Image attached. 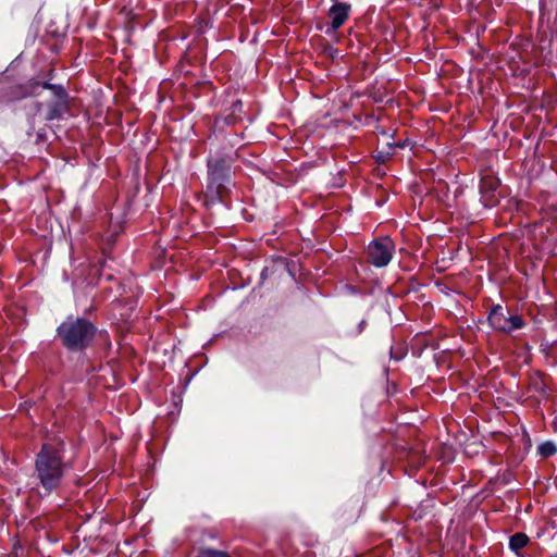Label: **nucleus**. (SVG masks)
<instances>
[{"instance_id": "obj_7", "label": "nucleus", "mask_w": 557, "mask_h": 557, "mask_svg": "<svg viewBox=\"0 0 557 557\" xmlns=\"http://www.w3.org/2000/svg\"><path fill=\"white\" fill-rule=\"evenodd\" d=\"M499 186V181L493 175H484L480 182V193L482 195V201L486 207H493L497 202L495 191Z\"/></svg>"}, {"instance_id": "obj_5", "label": "nucleus", "mask_w": 557, "mask_h": 557, "mask_svg": "<svg viewBox=\"0 0 557 557\" xmlns=\"http://www.w3.org/2000/svg\"><path fill=\"white\" fill-rule=\"evenodd\" d=\"M394 248V243L389 237L371 242L368 246L369 261L376 268L386 267L392 260Z\"/></svg>"}, {"instance_id": "obj_9", "label": "nucleus", "mask_w": 557, "mask_h": 557, "mask_svg": "<svg viewBox=\"0 0 557 557\" xmlns=\"http://www.w3.org/2000/svg\"><path fill=\"white\" fill-rule=\"evenodd\" d=\"M529 542V537L524 533H516L510 537L509 546L512 550L518 552Z\"/></svg>"}, {"instance_id": "obj_11", "label": "nucleus", "mask_w": 557, "mask_h": 557, "mask_svg": "<svg viewBox=\"0 0 557 557\" xmlns=\"http://www.w3.org/2000/svg\"><path fill=\"white\" fill-rule=\"evenodd\" d=\"M203 557H230L228 554L222 550H216L212 548H205L201 552Z\"/></svg>"}, {"instance_id": "obj_13", "label": "nucleus", "mask_w": 557, "mask_h": 557, "mask_svg": "<svg viewBox=\"0 0 557 557\" xmlns=\"http://www.w3.org/2000/svg\"><path fill=\"white\" fill-rule=\"evenodd\" d=\"M36 107H37V110L39 111L41 109V107H42V103L38 102V103H36Z\"/></svg>"}, {"instance_id": "obj_8", "label": "nucleus", "mask_w": 557, "mask_h": 557, "mask_svg": "<svg viewBox=\"0 0 557 557\" xmlns=\"http://www.w3.org/2000/svg\"><path fill=\"white\" fill-rule=\"evenodd\" d=\"M350 12V5L344 2H336L329 11L331 17V27L326 30V34L338 29L347 21Z\"/></svg>"}, {"instance_id": "obj_3", "label": "nucleus", "mask_w": 557, "mask_h": 557, "mask_svg": "<svg viewBox=\"0 0 557 557\" xmlns=\"http://www.w3.org/2000/svg\"><path fill=\"white\" fill-rule=\"evenodd\" d=\"M57 332L66 348L77 350L87 347L92 342L96 327L86 319L67 318Z\"/></svg>"}, {"instance_id": "obj_6", "label": "nucleus", "mask_w": 557, "mask_h": 557, "mask_svg": "<svg viewBox=\"0 0 557 557\" xmlns=\"http://www.w3.org/2000/svg\"><path fill=\"white\" fill-rule=\"evenodd\" d=\"M57 95L48 103L45 120L61 119L69 111V94L64 88H55Z\"/></svg>"}, {"instance_id": "obj_10", "label": "nucleus", "mask_w": 557, "mask_h": 557, "mask_svg": "<svg viewBox=\"0 0 557 557\" xmlns=\"http://www.w3.org/2000/svg\"><path fill=\"white\" fill-rule=\"evenodd\" d=\"M556 451H557V448H556L555 444H553L550 442H546L539 446V453L543 457H550V456L555 455Z\"/></svg>"}, {"instance_id": "obj_1", "label": "nucleus", "mask_w": 557, "mask_h": 557, "mask_svg": "<svg viewBox=\"0 0 557 557\" xmlns=\"http://www.w3.org/2000/svg\"><path fill=\"white\" fill-rule=\"evenodd\" d=\"M67 469L69 465L64 461V443L59 440L45 443L35 459V478L46 495L59 488Z\"/></svg>"}, {"instance_id": "obj_4", "label": "nucleus", "mask_w": 557, "mask_h": 557, "mask_svg": "<svg viewBox=\"0 0 557 557\" xmlns=\"http://www.w3.org/2000/svg\"><path fill=\"white\" fill-rule=\"evenodd\" d=\"M487 322L493 330L507 334L520 330L525 325L520 315L511 313L507 308L500 305L492 307Z\"/></svg>"}, {"instance_id": "obj_2", "label": "nucleus", "mask_w": 557, "mask_h": 557, "mask_svg": "<svg viewBox=\"0 0 557 557\" xmlns=\"http://www.w3.org/2000/svg\"><path fill=\"white\" fill-rule=\"evenodd\" d=\"M207 198L210 202H225L230 194L232 160L230 157L208 161Z\"/></svg>"}, {"instance_id": "obj_12", "label": "nucleus", "mask_w": 557, "mask_h": 557, "mask_svg": "<svg viewBox=\"0 0 557 557\" xmlns=\"http://www.w3.org/2000/svg\"><path fill=\"white\" fill-rule=\"evenodd\" d=\"M42 87L46 88V89L51 90L52 91V96L57 95V89L55 88H63V86H61V85H55V84H50V83H44Z\"/></svg>"}]
</instances>
